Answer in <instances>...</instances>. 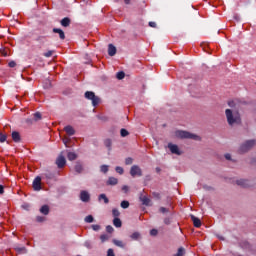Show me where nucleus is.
<instances>
[{"mask_svg": "<svg viewBox=\"0 0 256 256\" xmlns=\"http://www.w3.org/2000/svg\"><path fill=\"white\" fill-rule=\"evenodd\" d=\"M113 225L114 227H122L123 226V222H121V219L120 218H114L113 219Z\"/></svg>", "mask_w": 256, "mask_h": 256, "instance_id": "nucleus-21", "label": "nucleus"}, {"mask_svg": "<svg viewBox=\"0 0 256 256\" xmlns=\"http://www.w3.org/2000/svg\"><path fill=\"white\" fill-rule=\"evenodd\" d=\"M115 171H116V173H119V175H123V173H125V170L121 166H117L115 168Z\"/></svg>", "mask_w": 256, "mask_h": 256, "instance_id": "nucleus-32", "label": "nucleus"}, {"mask_svg": "<svg viewBox=\"0 0 256 256\" xmlns=\"http://www.w3.org/2000/svg\"><path fill=\"white\" fill-rule=\"evenodd\" d=\"M60 25H62V27H69V25H71V18L69 17H65L60 21Z\"/></svg>", "mask_w": 256, "mask_h": 256, "instance_id": "nucleus-17", "label": "nucleus"}, {"mask_svg": "<svg viewBox=\"0 0 256 256\" xmlns=\"http://www.w3.org/2000/svg\"><path fill=\"white\" fill-rule=\"evenodd\" d=\"M236 184L244 188L251 187V183L249 182V180H245V179L237 180Z\"/></svg>", "mask_w": 256, "mask_h": 256, "instance_id": "nucleus-11", "label": "nucleus"}, {"mask_svg": "<svg viewBox=\"0 0 256 256\" xmlns=\"http://www.w3.org/2000/svg\"><path fill=\"white\" fill-rule=\"evenodd\" d=\"M100 241H101L102 243H105V241H109V236H108L107 234H102V235L100 236Z\"/></svg>", "mask_w": 256, "mask_h": 256, "instance_id": "nucleus-34", "label": "nucleus"}, {"mask_svg": "<svg viewBox=\"0 0 256 256\" xmlns=\"http://www.w3.org/2000/svg\"><path fill=\"white\" fill-rule=\"evenodd\" d=\"M98 200L99 201L103 200L105 205H107L109 203V198H107V195H105V194H100L98 197Z\"/></svg>", "mask_w": 256, "mask_h": 256, "instance_id": "nucleus-24", "label": "nucleus"}, {"mask_svg": "<svg viewBox=\"0 0 256 256\" xmlns=\"http://www.w3.org/2000/svg\"><path fill=\"white\" fill-rule=\"evenodd\" d=\"M59 135H61V132H59Z\"/></svg>", "mask_w": 256, "mask_h": 256, "instance_id": "nucleus-62", "label": "nucleus"}, {"mask_svg": "<svg viewBox=\"0 0 256 256\" xmlns=\"http://www.w3.org/2000/svg\"><path fill=\"white\" fill-rule=\"evenodd\" d=\"M168 149L171 151L173 155H182L183 152L179 150V146L173 143L168 144Z\"/></svg>", "mask_w": 256, "mask_h": 256, "instance_id": "nucleus-7", "label": "nucleus"}, {"mask_svg": "<svg viewBox=\"0 0 256 256\" xmlns=\"http://www.w3.org/2000/svg\"><path fill=\"white\" fill-rule=\"evenodd\" d=\"M119 183V180L115 177H109L107 180V185H117Z\"/></svg>", "mask_w": 256, "mask_h": 256, "instance_id": "nucleus-20", "label": "nucleus"}, {"mask_svg": "<svg viewBox=\"0 0 256 256\" xmlns=\"http://www.w3.org/2000/svg\"><path fill=\"white\" fill-rule=\"evenodd\" d=\"M53 56V50H49L48 52L44 53V57H52Z\"/></svg>", "mask_w": 256, "mask_h": 256, "instance_id": "nucleus-47", "label": "nucleus"}, {"mask_svg": "<svg viewBox=\"0 0 256 256\" xmlns=\"http://www.w3.org/2000/svg\"><path fill=\"white\" fill-rule=\"evenodd\" d=\"M8 66L11 67V68H13V67H16V66H17V63H16L15 61H10V62L8 63Z\"/></svg>", "mask_w": 256, "mask_h": 256, "instance_id": "nucleus-51", "label": "nucleus"}, {"mask_svg": "<svg viewBox=\"0 0 256 256\" xmlns=\"http://www.w3.org/2000/svg\"><path fill=\"white\" fill-rule=\"evenodd\" d=\"M67 159L69 161H75V159H77V155L74 152H68Z\"/></svg>", "mask_w": 256, "mask_h": 256, "instance_id": "nucleus-23", "label": "nucleus"}, {"mask_svg": "<svg viewBox=\"0 0 256 256\" xmlns=\"http://www.w3.org/2000/svg\"><path fill=\"white\" fill-rule=\"evenodd\" d=\"M64 129H73V127L68 125V126H65Z\"/></svg>", "mask_w": 256, "mask_h": 256, "instance_id": "nucleus-58", "label": "nucleus"}, {"mask_svg": "<svg viewBox=\"0 0 256 256\" xmlns=\"http://www.w3.org/2000/svg\"><path fill=\"white\" fill-rule=\"evenodd\" d=\"M255 140H247L245 143H243L238 152L239 153H247V151H251V149H253V147H255Z\"/></svg>", "mask_w": 256, "mask_h": 256, "instance_id": "nucleus-4", "label": "nucleus"}, {"mask_svg": "<svg viewBox=\"0 0 256 256\" xmlns=\"http://www.w3.org/2000/svg\"><path fill=\"white\" fill-rule=\"evenodd\" d=\"M112 215H113V217H115V218H119V215H121V212H119L117 209H113L112 210Z\"/></svg>", "mask_w": 256, "mask_h": 256, "instance_id": "nucleus-38", "label": "nucleus"}, {"mask_svg": "<svg viewBox=\"0 0 256 256\" xmlns=\"http://www.w3.org/2000/svg\"><path fill=\"white\" fill-rule=\"evenodd\" d=\"M112 243H114V245H116V247H120L121 249H125V243H123V241H121V240L113 239Z\"/></svg>", "mask_w": 256, "mask_h": 256, "instance_id": "nucleus-18", "label": "nucleus"}, {"mask_svg": "<svg viewBox=\"0 0 256 256\" xmlns=\"http://www.w3.org/2000/svg\"><path fill=\"white\" fill-rule=\"evenodd\" d=\"M162 127H167V125L163 124Z\"/></svg>", "mask_w": 256, "mask_h": 256, "instance_id": "nucleus-61", "label": "nucleus"}, {"mask_svg": "<svg viewBox=\"0 0 256 256\" xmlns=\"http://www.w3.org/2000/svg\"><path fill=\"white\" fill-rule=\"evenodd\" d=\"M15 251H17V253H27V249L25 248V246L16 247Z\"/></svg>", "mask_w": 256, "mask_h": 256, "instance_id": "nucleus-27", "label": "nucleus"}, {"mask_svg": "<svg viewBox=\"0 0 256 256\" xmlns=\"http://www.w3.org/2000/svg\"><path fill=\"white\" fill-rule=\"evenodd\" d=\"M84 221H85L86 223H93V221H94L93 215H88V216H86L85 219H84Z\"/></svg>", "mask_w": 256, "mask_h": 256, "instance_id": "nucleus-33", "label": "nucleus"}, {"mask_svg": "<svg viewBox=\"0 0 256 256\" xmlns=\"http://www.w3.org/2000/svg\"><path fill=\"white\" fill-rule=\"evenodd\" d=\"M107 256H115V252L113 251V249H108Z\"/></svg>", "mask_w": 256, "mask_h": 256, "instance_id": "nucleus-49", "label": "nucleus"}, {"mask_svg": "<svg viewBox=\"0 0 256 256\" xmlns=\"http://www.w3.org/2000/svg\"><path fill=\"white\" fill-rule=\"evenodd\" d=\"M165 225H171V218L167 217L164 219Z\"/></svg>", "mask_w": 256, "mask_h": 256, "instance_id": "nucleus-52", "label": "nucleus"}, {"mask_svg": "<svg viewBox=\"0 0 256 256\" xmlns=\"http://www.w3.org/2000/svg\"><path fill=\"white\" fill-rule=\"evenodd\" d=\"M149 27L155 28V27H157V23H155V22H149Z\"/></svg>", "mask_w": 256, "mask_h": 256, "instance_id": "nucleus-54", "label": "nucleus"}, {"mask_svg": "<svg viewBox=\"0 0 256 256\" xmlns=\"http://www.w3.org/2000/svg\"><path fill=\"white\" fill-rule=\"evenodd\" d=\"M183 255H185V248L180 247V248L178 249V251H177L176 256H183Z\"/></svg>", "mask_w": 256, "mask_h": 256, "instance_id": "nucleus-37", "label": "nucleus"}, {"mask_svg": "<svg viewBox=\"0 0 256 256\" xmlns=\"http://www.w3.org/2000/svg\"><path fill=\"white\" fill-rule=\"evenodd\" d=\"M116 53H117V48L113 44H109L108 45V55L110 57H114V55H116Z\"/></svg>", "mask_w": 256, "mask_h": 256, "instance_id": "nucleus-12", "label": "nucleus"}, {"mask_svg": "<svg viewBox=\"0 0 256 256\" xmlns=\"http://www.w3.org/2000/svg\"><path fill=\"white\" fill-rule=\"evenodd\" d=\"M228 107H231L232 109L237 107V101L236 100L228 101Z\"/></svg>", "mask_w": 256, "mask_h": 256, "instance_id": "nucleus-30", "label": "nucleus"}, {"mask_svg": "<svg viewBox=\"0 0 256 256\" xmlns=\"http://www.w3.org/2000/svg\"><path fill=\"white\" fill-rule=\"evenodd\" d=\"M44 176L46 177V179H53V177H54L53 173H51V172L44 173Z\"/></svg>", "mask_w": 256, "mask_h": 256, "instance_id": "nucleus-44", "label": "nucleus"}, {"mask_svg": "<svg viewBox=\"0 0 256 256\" xmlns=\"http://www.w3.org/2000/svg\"><path fill=\"white\" fill-rule=\"evenodd\" d=\"M40 213H42V215H47L49 213V205H43L40 208Z\"/></svg>", "mask_w": 256, "mask_h": 256, "instance_id": "nucleus-22", "label": "nucleus"}, {"mask_svg": "<svg viewBox=\"0 0 256 256\" xmlns=\"http://www.w3.org/2000/svg\"><path fill=\"white\" fill-rule=\"evenodd\" d=\"M106 231H107V233H113V231H115V229L113 228V226L108 225V226H106Z\"/></svg>", "mask_w": 256, "mask_h": 256, "instance_id": "nucleus-45", "label": "nucleus"}, {"mask_svg": "<svg viewBox=\"0 0 256 256\" xmlns=\"http://www.w3.org/2000/svg\"><path fill=\"white\" fill-rule=\"evenodd\" d=\"M75 171L76 173H82L83 172V165L81 163L77 162L75 165Z\"/></svg>", "mask_w": 256, "mask_h": 256, "instance_id": "nucleus-25", "label": "nucleus"}, {"mask_svg": "<svg viewBox=\"0 0 256 256\" xmlns=\"http://www.w3.org/2000/svg\"><path fill=\"white\" fill-rule=\"evenodd\" d=\"M130 239H132V241H139L141 240V234L139 232H134L130 235Z\"/></svg>", "mask_w": 256, "mask_h": 256, "instance_id": "nucleus-19", "label": "nucleus"}, {"mask_svg": "<svg viewBox=\"0 0 256 256\" xmlns=\"http://www.w3.org/2000/svg\"><path fill=\"white\" fill-rule=\"evenodd\" d=\"M100 171L102 173H107V171H109V166L107 165H102L101 168H100Z\"/></svg>", "mask_w": 256, "mask_h": 256, "instance_id": "nucleus-41", "label": "nucleus"}, {"mask_svg": "<svg viewBox=\"0 0 256 256\" xmlns=\"http://www.w3.org/2000/svg\"><path fill=\"white\" fill-rule=\"evenodd\" d=\"M122 191L124 193H129V186H127V185L122 186Z\"/></svg>", "mask_w": 256, "mask_h": 256, "instance_id": "nucleus-50", "label": "nucleus"}, {"mask_svg": "<svg viewBox=\"0 0 256 256\" xmlns=\"http://www.w3.org/2000/svg\"><path fill=\"white\" fill-rule=\"evenodd\" d=\"M219 239H220L221 241H225V238H224L223 236H219Z\"/></svg>", "mask_w": 256, "mask_h": 256, "instance_id": "nucleus-59", "label": "nucleus"}, {"mask_svg": "<svg viewBox=\"0 0 256 256\" xmlns=\"http://www.w3.org/2000/svg\"><path fill=\"white\" fill-rule=\"evenodd\" d=\"M85 98L88 99L89 101H92L93 107H97L99 105V97L95 95V92L87 91L85 92Z\"/></svg>", "mask_w": 256, "mask_h": 256, "instance_id": "nucleus-5", "label": "nucleus"}, {"mask_svg": "<svg viewBox=\"0 0 256 256\" xmlns=\"http://www.w3.org/2000/svg\"><path fill=\"white\" fill-rule=\"evenodd\" d=\"M225 115H226L227 123L229 125H235V123H241V114H239V112L233 113V110L226 109Z\"/></svg>", "mask_w": 256, "mask_h": 256, "instance_id": "nucleus-1", "label": "nucleus"}, {"mask_svg": "<svg viewBox=\"0 0 256 256\" xmlns=\"http://www.w3.org/2000/svg\"><path fill=\"white\" fill-rule=\"evenodd\" d=\"M66 164H67V160L65 159V156L60 155L56 159V165H57L58 169H63V167H65Z\"/></svg>", "mask_w": 256, "mask_h": 256, "instance_id": "nucleus-8", "label": "nucleus"}, {"mask_svg": "<svg viewBox=\"0 0 256 256\" xmlns=\"http://www.w3.org/2000/svg\"><path fill=\"white\" fill-rule=\"evenodd\" d=\"M125 165H133V158H131V157L126 158Z\"/></svg>", "mask_w": 256, "mask_h": 256, "instance_id": "nucleus-42", "label": "nucleus"}, {"mask_svg": "<svg viewBox=\"0 0 256 256\" xmlns=\"http://www.w3.org/2000/svg\"><path fill=\"white\" fill-rule=\"evenodd\" d=\"M124 3H125L126 5H129V3H131V0H124Z\"/></svg>", "mask_w": 256, "mask_h": 256, "instance_id": "nucleus-57", "label": "nucleus"}, {"mask_svg": "<svg viewBox=\"0 0 256 256\" xmlns=\"http://www.w3.org/2000/svg\"><path fill=\"white\" fill-rule=\"evenodd\" d=\"M225 159H227V161H231V154H225Z\"/></svg>", "mask_w": 256, "mask_h": 256, "instance_id": "nucleus-56", "label": "nucleus"}, {"mask_svg": "<svg viewBox=\"0 0 256 256\" xmlns=\"http://www.w3.org/2000/svg\"><path fill=\"white\" fill-rule=\"evenodd\" d=\"M190 217L194 227L199 229V227H201V219H199L198 217H195V215H190Z\"/></svg>", "mask_w": 256, "mask_h": 256, "instance_id": "nucleus-13", "label": "nucleus"}, {"mask_svg": "<svg viewBox=\"0 0 256 256\" xmlns=\"http://www.w3.org/2000/svg\"><path fill=\"white\" fill-rule=\"evenodd\" d=\"M97 118H98L100 121H103V122L109 121V117H107V116H105V115H103V114L98 115Z\"/></svg>", "mask_w": 256, "mask_h": 256, "instance_id": "nucleus-31", "label": "nucleus"}, {"mask_svg": "<svg viewBox=\"0 0 256 256\" xmlns=\"http://www.w3.org/2000/svg\"><path fill=\"white\" fill-rule=\"evenodd\" d=\"M7 141V134L0 133V143H5Z\"/></svg>", "mask_w": 256, "mask_h": 256, "instance_id": "nucleus-36", "label": "nucleus"}, {"mask_svg": "<svg viewBox=\"0 0 256 256\" xmlns=\"http://www.w3.org/2000/svg\"><path fill=\"white\" fill-rule=\"evenodd\" d=\"M116 78L119 79V81H121V79H125V72L120 71L116 74Z\"/></svg>", "mask_w": 256, "mask_h": 256, "instance_id": "nucleus-28", "label": "nucleus"}, {"mask_svg": "<svg viewBox=\"0 0 256 256\" xmlns=\"http://www.w3.org/2000/svg\"><path fill=\"white\" fill-rule=\"evenodd\" d=\"M131 177H143V170L138 165H133L130 169Z\"/></svg>", "mask_w": 256, "mask_h": 256, "instance_id": "nucleus-6", "label": "nucleus"}, {"mask_svg": "<svg viewBox=\"0 0 256 256\" xmlns=\"http://www.w3.org/2000/svg\"><path fill=\"white\" fill-rule=\"evenodd\" d=\"M120 135L121 137H127V135H129V131H127V129H121Z\"/></svg>", "mask_w": 256, "mask_h": 256, "instance_id": "nucleus-39", "label": "nucleus"}, {"mask_svg": "<svg viewBox=\"0 0 256 256\" xmlns=\"http://www.w3.org/2000/svg\"><path fill=\"white\" fill-rule=\"evenodd\" d=\"M36 221H37V223H43V221H45V217H43V216H37V217H36Z\"/></svg>", "mask_w": 256, "mask_h": 256, "instance_id": "nucleus-46", "label": "nucleus"}, {"mask_svg": "<svg viewBox=\"0 0 256 256\" xmlns=\"http://www.w3.org/2000/svg\"><path fill=\"white\" fill-rule=\"evenodd\" d=\"M12 139L14 143H20L21 142V134L17 131L12 132Z\"/></svg>", "mask_w": 256, "mask_h": 256, "instance_id": "nucleus-14", "label": "nucleus"}, {"mask_svg": "<svg viewBox=\"0 0 256 256\" xmlns=\"http://www.w3.org/2000/svg\"><path fill=\"white\" fill-rule=\"evenodd\" d=\"M140 201L142 203V205H145L146 207H149L150 203H151V199H149V197L147 196H140Z\"/></svg>", "mask_w": 256, "mask_h": 256, "instance_id": "nucleus-16", "label": "nucleus"}, {"mask_svg": "<svg viewBox=\"0 0 256 256\" xmlns=\"http://www.w3.org/2000/svg\"><path fill=\"white\" fill-rule=\"evenodd\" d=\"M91 228L93 229V231H99V230H101V225H99V224H93V225L91 226Z\"/></svg>", "mask_w": 256, "mask_h": 256, "instance_id": "nucleus-43", "label": "nucleus"}, {"mask_svg": "<svg viewBox=\"0 0 256 256\" xmlns=\"http://www.w3.org/2000/svg\"><path fill=\"white\" fill-rule=\"evenodd\" d=\"M53 33H58L59 38L64 41L65 39V32L63 30H61V28H53Z\"/></svg>", "mask_w": 256, "mask_h": 256, "instance_id": "nucleus-15", "label": "nucleus"}, {"mask_svg": "<svg viewBox=\"0 0 256 256\" xmlns=\"http://www.w3.org/2000/svg\"><path fill=\"white\" fill-rule=\"evenodd\" d=\"M66 135L68 137L75 135V129H66Z\"/></svg>", "mask_w": 256, "mask_h": 256, "instance_id": "nucleus-35", "label": "nucleus"}, {"mask_svg": "<svg viewBox=\"0 0 256 256\" xmlns=\"http://www.w3.org/2000/svg\"><path fill=\"white\" fill-rule=\"evenodd\" d=\"M104 145L105 147H107V149H109V151H111V145H112L111 139H106L104 141Z\"/></svg>", "mask_w": 256, "mask_h": 256, "instance_id": "nucleus-29", "label": "nucleus"}, {"mask_svg": "<svg viewBox=\"0 0 256 256\" xmlns=\"http://www.w3.org/2000/svg\"><path fill=\"white\" fill-rule=\"evenodd\" d=\"M150 235L152 237H157V235H159V231L157 229H152L150 230Z\"/></svg>", "mask_w": 256, "mask_h": 256, "instance_id": "nucleus-40", "label": "nucleus"}, {"mask_svg": "<svg viewBox=\"0 0 256 256\" xmlns=\"http://www.w3.org/2000/svg\"><path fill=\"white\" fill-rule=\"evenodd\" d=\"M159 211H160V213H169V209H167L165 207H160Z\"/></svg>", "mask_w": 256, "mask_h": 256, "instance_id": "nucleus-48", "label": "nucleus"}, {"mask_svg": "<svg viewBox=\"0 0 256 256\" xmlns=\"http://www.w3.org/2000/svg\"><path fill=\"white\" fill-rule=\"evenodd\" d=\"M63 143L67 147V143H69V138H64L63 139Z\"/></svg>", "mask_w": 256, "mask_h": 256, "instance_id": "nucleus-55", "label": "nucleus"}, {"mask_svg": "<svg viewBox=\"0 0 256 256\" xmlns=\"http://www.w3.org/2000/svg\"><path fill=\"white\" fill-rule=\"evenodd\" d=\"M3 193H5V186L0 185V195H3Z\"/></svg>", "mask_w": 256, "mask_h": 256, "instance_id": "nucleus-53", "label": "nucleus"}, {"mask_svg": "<svg viewBox=\"0 0 256 256\" xmlns=\"http://www.w3.org/2000/svg\"><path fill=\"white\" fill-rule=\"evenodd\" d=\"M33 189L34 191H41L42 187H41V177L37 176L34 180H33Z\"/></svg>", "mask_w": 256, "mask_h": 256, "instance_id": "nucleus-9", "label": "nucleus"}, {"mask_svg": "<svg viewBox=\"0 0 256 256\" xmlns=\"http://www.w3.org/2000/svg\"><path fill=\"white\" fill-rule=\"evenodd\" d=\"M80 199L83 201V203H88V201L91 199V196L89 195V192L83 190L80 193Z\"/></svg>", "mask_w": 256, "mask_h": 256, "instance_id": "nucleus-10", "label": "nucleus"}, {"mask_svg": "<svg viewBox=\"0 0 256 256\" xmlns=\"http://www.w3.org/2000/svg\"><path fill=\"white\" fill-rule=\"evenodd\" d=\"M120 207H122V209H129V201L123 200L120 204Z\"/></svg>", "mask_w": 256, "mask_h": 256, "instance_id": "nucleus-26", "label": "nucleus"}, {"mask_svg": "<svg viewBox=\"0 0 256 256\" xmlns=\"http://www.w3.org/2000/svg\"><path fill=\"white\" fill-rule=\"evenodd\" d=\"M156 171H157V173L161 172V168L157 167Z\"/></svg>", "mask_w": 256, "mask_h": 256, "instance_id": "nucleus-60", "label": "nucleus"}, {"mask_svg": "<svg viewBox=\"0 0 256 256\" xmlns=\"http://www.w3.org/2000/svg\"><path fill=\"white\" fill-rule=\"evenodd\" d=\"M176 137H178V139H198L199 136L195 135V134H191L188 131H184V130H178L175 132Z\"/></svg>", "mask_w": 256, "mask_h": 256, "instance_id": "nucleus-2", "label": "nucleus"}, {"mask_svg": "<svg viewBox=\"0 0 256 256\" xmlns=\"http://www.w3.org/2000/svg\"><path fill=\"white\" fill-rule=\"evenodd\" d=\"M42 119L43 114H41V112H35L26 119V123L27 125H35V123H38V121H41Z\"/></svg>", "mask_w": 256, "mask_h": 256, "instance_id": "nucleus-3", "label": "nucleus"}]
</instances>
